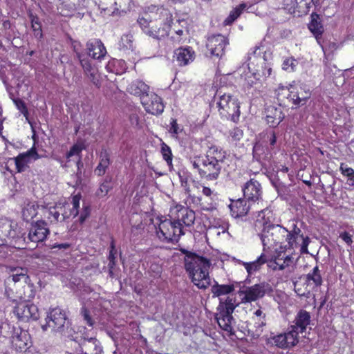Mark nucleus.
I'll list each match as a JSON object with an SVG mask.
<instances>
[{
  "instance_id": "3c124183",
  "label": "nucleus",
  "mask_w": 354,
  "mask_h": 354,
  "mask_svg": "<svg viewBox=\"0 0 354 354\" xmlns=\"http://www.w3.org/2000/svg\"><path fill=\"white\" fill-rule=\"evenodd\" d=\"M80 314L83 317L84 320L86 322V324L89 326H93L94 321L93 320V319L90 315L89 310L85 306H83L81 308Z\"/></svg>"
},
{
  "instance_id": "ddd939ff",
  "label": "nucleus",
  "mask_w": 354,
  "mask_h": 354,
  "mask_svg": "<svg viewBox=\"0 0 354 354\" xmlns=\"http://www.w3.org/2000/svg\"><path fill=\"white\" fill-rule=\"evenodd\" d=\"M141 104L145 111L151 114L158 115L162 113L164 105L161 98L153 92H149L141 97Z\"/></svg>"
},
{
  "instance_id": "ea45409f",
  "label": "nucleus",
  "mask_w": 354,
  "mask_h": 354,
  "mask_svg": "<svg viewBox=\"0 0 354 354\" xmlns=\"http://www.w3.org/2000/svg\"><path fill=\"white\" fill-rule=\"evenodd\" d=\"M111 178L106 177L104 182L101 183L100 187L96 191L97 196L101 198L105 196L110 189H112V186L111 185Z\"/></svg>"
},
{
  "instance_id": "79ce46f5",
  "label": "nucleus",
  "mask_w": 354,
  "mask_h": 354,
  "mask_svg": "<svg viewBox=\"0 0 354 354\" xmlns=\"http://www.w3.org/2000/svg\"><path fill=\"white\" fill-rule=\"evenodd\" d=\"M161 153L164 158V160L167 162L168 166L170 169L172 168V153L170 147L165 144V142H162L161 144Z\"/></svg>"
},
{
  "instance_id": "aec40b11",
  "label": "nucleus",
  "mask_w": 354,
  "mask_h": 354,
  "mask_svg": "<svg viewBox=\"0 0 354 354\" xmlns=\"http://www.w3.org/2000/svg\"><path fill=\"white\" fill-rule=\"evenodd\" d=\"M252 205V203H249L248 201L243 198L232 201L229 207L230 208L232 215L235 218H238L245 216L250 209H255Z\"/></svg>"
},
{
  "instance_id": "052dcab7",
  "label": "nucleus",
  "mask_w": 354,
  "mask_h": 354,
  "mask_svg": "<svg viewBox=\"0 0 354 354\" xmlns=\"http://www.w3.org/2000/svg\"><path fill=\"white\" fill-rule=\"evenodd\" d=\"M296 62L297 61L295 59H286L283 63V69L287 70L289 67H291V69L293 71L296 66Z\"/></svg>"
},
{
  "instance_id": "f8f14e48",
  "label": "nucleus",
  "mask_w": 354,
  "mask_h": 354,
  "mask_svg": "<svg viewBox=\"0 0 354 354\" xmlns=\"http://www.w3.org/2000/svg\"><path fill=\"white\" fill-rule=\"evenodd\" d=\"M319 0H285L284 4L289 11L297 17L306 15L313 6L319 3Z\"/></svg>"
},
{
  "instance_id": "20e7f679",
  "label": "nucleus",
  "mask_w": 354,
  "mask_h": 354,
  "mask_svg": "<svg viewBox=\"0 0 354 354\" xmlns=\"http://www.w3.org/2000/svg\"><path fill=\"white\" fill-rule=\"evenodd\" d=\"M224 156L218 148L213 146L209 149L204 157H202V168L200 169V176L208 180H216L221 171V164Z\"/></svg>"
},
{
  "instance_id": "338daca9",
  "label": "nucleus",
  "mask_w": 354,
  "mask_h": 354,
  "mask_svg": "<svg viewBox=\"0 0 354 354\" xmlns=\"http://www.w3.org/2000/svg\"><path fill=\"white\" fill-rule=\"evenodd\" d=\"M129 120L132 125L138 126L139 124V117L137 114H131L129 116Z\"/></svg>"
},
{
  "instance_id": "0eeeda50",
  "label": "nucleus",
  "mask_w": 354,
  "mask_h": 354,
  "mask_svg": "<svg viewBox=\"0 0 354 354\" xmlns=\"http://www.w3.org/2000/svg\"><path fill=\"white\" fill-rule=\"evenodd\" d=\"M287 234V229L280 225H266L263 229L261 230V232L258 233L260 237L263 246V250H266V248H270L272 246L276 245L279 243H281L282 241L285 239Z\"/></svg>"
},
{
  "instance_id": "680f3d73",
  "label": "nucleus",
  "mask_w": 354,
  "mask_h": 354,
  "mask_svg": "<svg viewBox=\"0 0 354 354\" xmlns=\"http://www.w3.org/2000/svg\"><path fill=\"white\" fill-rule=\"evenodd\" d=\"M268 142L272 149L275 147L277 143V135L274 131H272L268 135Z\"/></svg>"
},
{
  "instance_id": "f3484780",
  "label": "nucleus",
  "mask_w": 354,
  "mask_h": 354,
  "mask_svg": "<svg viewBox=\"0 0 354 354\" xmlns=\"http://www.w3.org/2000/svg\"><path fill=\"white\" fill-rule=\"evenodd\" d=\"M48 233L49 230L46 227V223L44 221H38L32 224L28 239L34 243L41 242L46 238Z\"/></svg>"
},
{
  "instance_id": "dca6fc26",
  "label": "nucleus",
  "mask_w": 354,
  "mask_h": 354,
  "mask_svg": "<svg viewBox=\"0 0 354 354\" xmlns=\"http://www.w3.org/2000/svg\"><path fill=\"white\" fill-rule=\"evenodd\" d=\"M227 39L221 35H212L208 37L206 46L212 56L221 58L224 55Z\"/></svg>"
},
{
  "instance_id": "4d7b16f0",
  "label": "nucleus",
  "mask_w": 354,
  "mask_h": 354,
  "mask_svg": "<svg viewBox=\"0 0 354 354\" xmlns=\"http://www.w3.org/2000/svg\"><path fill=\"white\" fill-rule=\"evenodd\" d=\"M89 80L96 86H100V82L99 80L97 78V70L95 69L94 71H92V72L88 73L85 74Z\"/></svg>"
},
{
  "instance_id": "2f4dec72",
  "label": "nucleus",
  "mask_w": 354,
  "mask_h": 354,
  "mask_svg": "<svg viewBox=\"0 0 354 354\" xmlns=\"http://www.w3.org/2000/svg\"><path fill=\"white\" fill-rule=\"evenodd\" d=\"M299 279H306L316 288L319 287L322 284V277L318 266H315L312 272L301 276Z\"/></svg>"
},
{
  "instance_id": "393cba45",
  "label": "nucleus",
  "mask_w": 354,
  "mask_h": 354,
  "mask_svg": "<svg viewBox=\"0 0 354 354\" xmlns=\"http://www.w3.org/2000/svg\"><path fill=\"white\" fill-rule=\"evenodd\" d=\"M175 56L179 65L185 66L194 61L195 53L191 47H181L175 50Z\"/></svg>"
},
{
  "instance_id": "1a4fd4ad",
  "label": "nucleus",
  "mask_w": 354,
  "mask_h": 354,
  "mask_svg": "<svg viewBox=\"0 0 354 354\" xmlns=\"http://www.w3.org/2000/svg\"><path fill=\"white\" fill-rule=\"evenodd\" d=\"M216 95L219 97L217 105L221 111V114L231 116L232 120L236 122L240 115L239 104L237 100L230 95L223 93L222 89L218 90Z\"/></svg>"
},
{
  "instance_id": "4be33fe9",
  "label": "nucleus",
  "mask_w": 354,
  "mask_h": 354,
  "mask_svg": "<svg viewBox=\"0 0 354 354\" xmlns=\"http://www.w3.org/2000/svg\"><path fill=\"white\" fill-rule=\"evenodd\" d=\"M86 49L88 55L95 59H101L106 53V48L100 39L88 41L86 43Z\"/></svg>"
},
{
  "instance_id": "7c9ffc66",
  "label": "nucleus",
  "mask_w": 354,
  "mask_h": 354,
  "mask_svg": "<svg viewBox=\"0 0 354 354\" xmlns=\"http://www.w3.org/2000/svg\"><path fill=\"white\" fill-rule=\"evenodd\" d=\"M195 218V212L188 207H182L178 210V219L186 226L192 225Z\"/></svg>"
},
{
  "instance_id": "b1692460",
  "label": "nucleus",
  "mask_w": 354,
  "mask_h": 354,
  "mask_svg": "<svg viewBox=\"0 0 354 354\" xmlns=\"http://www.w3.org/2000/svg\"><path fill=\"white\" fill-rule=\"evenodd\" d=\"M265 112L266 121L272 127H277L285 117L281 109L274 106H268Z\"/></svg>"
},
{
  "instance_id": "9b49d317",
  "label": "nucleus",
  "mask_w": 354,
  "mask_h": 354,
  "mask_svg": "<svg viewBox=\"0 0 354 354\" xmlns=\"http://www.w3.org/2000/svg\"><path fill=\"white\" fill-rule=\"evenodd\" d=\"M17 232V225H13L10 221L6 218L0 219V245L7 243L8 240L12 241L15 243L26 241L24 234H19Z\"/></svg>"
},
{
  "instance_id": "2eb2a0df",
  "label": "nucleus",
  "mask_w": 354,
  "mask_h": 354,
  "mask_svg": "<svg viewBox=\"0 0 354 354\" xmlns=\"http://www.w3.org/2000/svg\"><path fill=\"white\" fill-rule=\"evenodd\" d=\"M40 158L36 149L32 147L26 153L19 154L17 157L9 158L8 163L14 164L18 172H23L28 168V163L30 159L37 160Z\"/></svg>"
},
{
  "instance_id": "6e6552de",
  "label": "nucleus",
  "mask_w": 354,
  "mask_h": 354,
  "mask_svg": "<svg viewBox=\"0 0 354 354\" xmlns=\"http://www.w3.org/2000/svg\"><path fill=\"white\" fill-rule=\"evenodd\" d=\"M236 286L239 287L238 295L241 297L242 303H249L262 298L266 292L271 290L270 284L267 282H261L252 286H241V283H236Z\"/></svg>"
},
{
  "instance_id": "39448f33",
  "label": "nucleus",
  "mask_w": 354,
  "mask_h": 354,
  "mask_svg": "<svg viewBox=\"0 0 354 354\" xmlns=\"http://www.w3.org/2000/svg\"><path fill=\"white\" fill-rule=\"evenodd\" d=\"M46 323L41 326L43 330L50 328L53 332L57 333L67 337H73V329L70 320L68 319L64 310L59 308L51 309L46 318Z\"/></svg>"
},
{
  "instance_id": "37998d69",
  "label": "nucleus",
  "mask_w": 354,
  "mask_h": 354,
  "mask_svg": "<svg viewBox=\"0 0 354 354\" xmlns=\"http://www.w3.org/2000/svg\"><path fill=\"white\" fill-rule=\"evenodd\" d=\"M342 174L348 177L347 183L349 185H354V170L348 167L346 165L342 163L340 165Z\"/></svg>"
},
{
  "instance_id": "bf43d9fd",
  "label": "nucleus",
  "mask_w": 354,
  "mask_h": 354,
  "mask_svg": "<svg viewBox=\"0 0 354 354\" xmlns=\"http://www.w3.org/2000/svg\"><path fill=\"white\" fill-rule=\"evenodd\" d=\"M180 131V130L178 127L176 120L172 119V121L171 122V127L169 129V132L171 133L173 137L176 138Z\"/></svg>"
},
{
  "instance_id": "603ef678",
  "label": "nucleus",
  "mask_w": 354,
  "mask_h": 354,
  "mask_svg": "<svg viewBox=\"0 0 354 354\" xmlns=\"http://www.w3.org/2000/svg\"><path fill=\"white\" fill-rule=\"evenodd\" d=\"M71 41L73 50L74 53H75V56H76L77 59H81L82 57L85 55L84 54L81 53V47H82L81 44L79 41H77L76 40H73L72 39H71Z\"/></svg>"
},
{
  "instance_id": "e433bc0d",
  "label": "nucleus",
  "mask_w": 354,
  "mask_h": 354,
  "mask_svg": "<svg viewBox=\"0 0 354 354\" xmlns=\"http://www.w3.org/2000/svg\"><path fill=\"white\" fill-rule=\"evenodd\" d=\"M29 19L31 22V27L34 32V35L38 39H41L43 38V33L41 29V23L39 18L30 12L28 15Z\"/></svg>"
},
{
  "instance_id": "13d9d810",
  "label": "nucleus",
  "mask_w": 354,
  "mask_h": 354,
  "mask_svg": "<svg viewBox=\"0 0 354 354\" xmlns=\"http://www.w3.org/2000/svg\"><path fill=\"white\" fill-rule=\"evenodd\" d=\"M230 134L234 140L238 141V140H240L243 136V131L241 129H240L239 128L236 127V128H234L230 131Z\"/></svg>"
},
{
  "instance_id": "5fc2aeb1",
  "label": "nucleus",
  "mask_w": 354,
  "mask_h": 354,
  "mask_svg": "<svg viewBox=\"0 0 354 354\" xmlns=\"http://www.w3.org/2000/svg\"><path fill=\"white\" fill-rule=\"evenodd\" d=\"M202 156H196L193 158H189L190 163L193 166V167L196 169H197L198 174H200V169L202 168V162L201 158Z\"/></svg>"
},
{
  "instance_id": "f704fd0d",
  "label": "nucleus",
  "mask_w": 354,
  "mask_h": 354,
  "mask_svg": "<svg viewBox=\"0 0 354 354\" xmlns=\"http://www.w3.org/2000/svg\"><path fill=\"white\" fill-rule=\"evenodd\" d=\"M110 165L109 154L106 151H102L100 153V160L98 165L97 166L95 172L99 176L104 175L106 169Z\"/></svg>"
},
{
  "instance_id": "5701e85b",
  "label": "nucleus",
  "mask_w": 354,
  "mask_h": 354,
  "mask_svg": "<svg viewBox=\"0 0 354 354\" xmlns=\"http://www.w3.org/2000/svg\"><path fill=\"white\" fill-rule=\"evenodd\" d=\"M156 233L160 239L165 241L167 243H174L173 238L174 235H175V232H174V227L172 226V222L171 221L165 220L161 221Z\"/></svg>"
},
{
  "instance_id": "de8ad7c7",
  "label": "nucleus",
  "mask_w": 354,
  "mask_h": 354,
  "mask_svg": "<svg viewBox=\"0 0 354 354\" xmlns=\"http://www.w3.org/2000/svg\"><path fill=\"white\" fill-rule=\"evenodd\" d=\"M77 59L80 62L81 66L84 70V74L92 72V71H94L95 69L94 67L92 66L89 59L86 55L82 57L81 59Z\"/></svg>"
},
{
  "instance_id": "a19ab883",
  "label": "nucleus",
  "mask_w": 354,
  "mask_h": 354,
  "mask_svg": "<svg viewBox=\"0 0 354 354\" xmlns=\"http://www.w3.org/2000/svg\"><path fill=\"white\" fill-rule=\"evenodd\" d=\"M246 8L245 4L243 3L239 5L238 7L234 8L233 10L230 12V15L225 20V24L226 25L231 24L233 23L241 14L243 10Z\"/></svg>"
},
{
  "instance_id": "8fccbe9b",
  "label": "nucleus",
  "mask_w": 354,
  "mask_h": 354,
  "mask_svg": "<svg viewBox=\"0 0 354 354\" xmlns=\"http://www.w3.org/2000/svg\"><path fill=\"white\" fill-rule=\"evenodd\" d=\"M13 102L26 120H28V111L25 102L21 99H13Z\"/></svg>"
},
{
  "instance_id": "4c0bfd02",
  "label": "nucleus",
  "mask_w": 354,
  "mask_h": 354,
  "mask_svg": "<svg viewBox=\"0 0 354 354\" xmlns=\"http://www.w3.org/2000/svg\"><path fill=\"white\" fill-rule=\"evenodd\" d=\"M300 333L299 330L290 326L289 331L283 333L285 335L286 342H287V347L295 346L299 342L298 335Z\"/></svg>"
},
{
  "instance_id": "49530a36",
  "label": "nucleus",
  "mask_w": 354,
  "mask_h": 354,
  "mask_svg": "<svg viewBox=\"0 0 354 354\" xmlns=\"http://www.w3.org/2000/svg\"><path fill=\"white\" fill-rule=\"evenodd\" d=\"M286 337L283 334H279L274 336L272 338V343L274 344L276 346L281 348H286L287 347V342H286Z\"/></svg>"
},
{
  "instance_id": "cd10ccee",
  "label": "nucleus",
  "mask_w": 354,
  "mask_h": 354,
  "mask_svg": "<svg viewBox=\"0 0 354 354\" xmlns=\"http://www.w3.org/2000/svg\"><path fill=\"white\" fill-rule=\"evenodd\" d=\"M310 315L308 312L305 310H300L294 320V325H292L294 328L299 330L300 333H303L307 326L310 323Z\"/></svg>"
},
{
  "instance_id": "69168bd1",
  "label": "nucleus",
  "mask_w": 354,
  "mask_h": 354,
  "mask_svg": "<svg viewBox=\"0 0 354 354\" xmlns=\"http://www.w3.org/2000/svg\"><path fill=\"white\" fill-rule=\"evenodd\" d=\"M348 245H351L353 243L351 236L346 232L342 233L339 236Z\"/></svg>"
},
{
  "instance_id": "09e8293b",
  "label": "nucleus",
  "mask_w": 354,
  "mask_h": 354,
  "mask_svg": "<svg viewBox=\"0 0 354 354\" xmlns=\"http://www.w3.org/2000/svg\"><path fill=\"white\" fill-rule=\"evenodd\" d=\"M48 213L49 216H52L53 218V220H52L51 222H62L64 221L65 219L68 217L65 216L64 214L60 215L59 212L57 211L55 207L50 208ZM48 218H50V217L48 216Z\"/></svg>"
},
{
  "instance_id": "473e14b6",
  "label": "nucleus",
  "mask_w": 354,
  "mask_h": 354,
  "mask_svg": "<svg viewBox=\"0 0 354 354\" xmlns=\"http://www.w3.org/2000/svg\"><path fill=\"white\" fill-rule=\"evenodd\" d=\"M268 261V256L265 254H261L260 257L254 261L250 263H243V265L247 270L248 274H252L253 272L259 270L261 266Z\"/></svg>"
},
{
  "instance_id": "a878e982",
  "label": "nucleus",
  "mask_w": 354,
  "mask_h": 354,
  "mask_svg": "<svg viewBox=\"0 0 354 354\" xmlns=\"http://www.w3.org/2000/svg\"><path fill=\"white\" fill-rule=\"evenodd\" d=\"M293 283L294 290L297 295L300 297L309 298L311 295V291L315 288H317L306 279H299V281H295Z\"/></svg>"
},
{
  "instance_id": "f03ea898",
  "label": "nucleus",
  "mask_w": 354,
  "mask_h": 354,
  "mask_svg": "<svg viewBox=\"0 0 354 354\" xmlns=\"http://www.w3.org/2000/svg\"><path fill=\"white\" fill-rule=\"evenodd\" d=\"M183 253L185 254V268L188 272L192 281L198 288L206 289L210 286V278L209 269L211 266L210 261L196 253L183 250Z\"/></svg>"
},
{
  "instance_id": "c756f323",
  "label": "nucleus",
  "mask_w": 354,
  "mask_h": 354,
  "mask_svg": "<svg viewBox=\"0 0 354 354\" xmlns=\"http://www.w3.org/2000/svg\"><path fill=\"white\" fill-rule=\"evenodd\" d=\"M302 236L303 234H301V229L296 224H293L292 228L290 230H287V234L286 236V241L288 243L287 248L293 250L295 247H297V239Z\"/></svg>"
},
{
  "instance_id": "72a5a7b5",
  "label": "nucleus",
  "mask_w": 354,
  "mask_h": 354,
  "mask_svg": "<svg viewBox=\"0 0 354 354\" xmlns=\"http://www.w3.org/2000/svg\"><path fill=\"white\" fill-rule=\"evenodd\" d=\"M311 93L309 89L300 88L296 93L292 95V100L295 105H304L307 100L310 97Z\"/></svg>"
},
{
  "instance_id": "f257e3e1",
  "label": "nucleus",
  "mask_w": 354,
  "mask_h": 354,
  "mask_svg": "<svg viewBox=\"0 0 354 354\" xmlns=\"http://www.w3.org/2000/svg\"><path fill=\"white\" fill-rule=\"evenodd\" d=\"M12 271L14 273L5 280L6 297L13 301H17V299L30 301L35 297V290L27 274V270L14 268Z\"/></svg>"
},
{
  "instance_id": "c03bdc74",
  "label": "nucleus",
  "mask_w": 354,
  "mask_h": 354,
  "mask_svg": "<svg viewBox=\"0 0 354 354\" xmlns=\"http://www.w3.org/2000/svg\"><path fill=\"white\" fill-rule=\"evenodd\" d=\"M133 36L131 32L124 34L122 36L120 46L126 49L133 48Z\"/></svg>"
},
{
  "instance_id": "4468645a",
  "label": "nucleus",
  "mask_w": 354,
  "mask_h": 354,
  "mask_svg": "<svg viewBox=\"0 0 354 354\" xmlns=\"http://www.w3.org/2000/svg\"><path fill=\"white\" fill-rule=\"evenodd\" d=\"M28 301H21L15 308L14 313L21 321L37 320L39 315L37 306L28 304Z\"/></svg>"
},
{
  "instance_id": "0e129e2a",
  "label": "nucleus",
  "mask_w": 354,
  "mask_h": 354,
  "mask_svg": "<svg viewBox=\"0 0 354 354\" xmlns=\"http://www.w3.org/2000/svg\"><path fill=\"white\" fill-rule=\"evenodd\" d=\"M71 245L67 243H55L50 246L51 249H58V250H67L70 248Z\"/></svg>"
},
{
  "instance_id": "e2e57ef3",
  "label": "nucleus",
  "mask_w": 354,
  "mask_h": 354,
  "mask_svg": "<svg viewBox=\"0 0 354 354\" xmlns=\"http://www.w3.org/2000/svg\"><path fill=\"white\" fill-rule=\"evenodd\" d=\"M81 148L77 145H73L69 150V151L66 153V157L69 158L70 157L74 156L75 154H79L81 152Z\"/></svg>"
},
{
  "instance_id": "864d4df0",
  "label": "nucleus",
  "mask_w": 354,
  "mask_h": 354,
  "mask_svg": "<svg viewBox=\"0 0 354 354\" xmlns=\"http://www.w3.org/2000/svg\"><path fill=\"white\" fill-rule=\"evenodd\" d=\"M81 196L80 194H77L73 196L72 198V204H73V209L71 210V214L76 216L78 214V208L80 207V200Z\"/></svg>"
},
{
  "instance_id": "c85d7f7f",
  "label": "nucleus",
  "mask_w": 354,
  "mask_h": 354,
  "mask_svg": "<svg viewBox=\"0 0 354 354\" xmlns=\"http://www.w3.org/2000/svg\"><path fill=\"white\" fill-rule=\"evenodd\" d=\"M38 205L35 201L26 200L22 207V217L26 221L32 220L37 214Z\"/></svg>"
},
{
  "instance_id": "a211bd4d",
  "label": "nucleus",
  "mask_w": 354,
  "mask_h": 354,
  "mask_svg": "<svg viewBox=\"0 0 354 354\" xmlns=\"http://www.w3.org/2000/svg\"><path fill=\"white\" fill-rule=\"evenodd\" d=\"M30 335L27 330L17 328L12 336V346L17 351H26L28 348Z\"/></svg>"
},
{
  "instance_id": "6e6d98bb",
  "label": "nucleus",
  "mask_w": 354,
  "mask_h": 354,
  "mask_svg": "<svg viewBox=\"0 0 354 354\" xmlns=\"http://www.w3.org/2000/svg\"><path fill=\"white\" fill-rule=\"evenodd\" d=\"M91 214V207L88 205H85L80 213L79 217V221L80 223H83L87 218L89 217Z\"/></svg>"
},
{
  "instance_id": "58836bf2",
  "label": "nucleus",
  "mask_w": 354,
  "mask_h": 354,
  "mask_svg": "<svg viewBox=\"0 0 354 354\" xmlns=\"http://www.w3.org/2000/svg\"><path fill=\"white\" fill-rule=\"evenodd\" d=\"M97 339L93 337L84 341L83 346L86 351L83 354H100L101 348L97 345Z\"/></svg>"
},
{
  "instance_id": "7ed1b4c3",
  "label": "nucleus",
  "mask_w": 354,
  "mask_h": 354,
  "mask_svg": "<svg viewBox=\"0 0 354 354\" xmlns=\"http://www.w3.org/2000/svg\"><path fill=\"white\" fill-rule=\"evenodd\" d=\"M163 18L160 17L154 20L148 21L142 17L138 18V23L142 31L148 36L160 40L169 35L173 19L169 12L165 10L161 12Z\"/></svg>"
},
{
  "instance_id": "774afa93",
  "label": "nucleus",
  "mask_w": 354,
  "mask_h": 354,
  "mask_svg": "<svg viewBox=\"0 0 354 354\" xmlns=\"http://www.w3.org/2000/svg\"><path fill=\"white\" fill-rule=\"evenodd\" d=\"M291 35V31L288 29H284L281 30L280 36L281 38H288Z\"/></svg>"
},
{
  "instance_id": "a18cd8bd",
  "label": "nucleus",
  "mask_w": 354,
  "mask_h": 354,
  "mask_svg": "<svg viewBox=\"0 0 354 354\" xmlns=\"http://www.w3.org/2000/svg\"><path fill=\"white\" fill-rule=\"evenodd\" d=\"M172 226L174 227V232H175V235H174L173 241L178 242L180 236L184 234V232L182 229V223L180 220L178 219L172 222Z\"/></svg>"
},
{
  "instance_id": "bb28decb",
  "label": "nucleus",
  "mask_w": 354,
  "mask_h": 354,
  "mask_svg": "<svg viewBox=\"0 0 354 354\" xmlns=\"http://www.w3.org/2000/svg\"><path fill=\"white\" fill-rule=\"evenodd\" d=\"M127 91L133 95L141 97L149 92V87L144 82L136 80L132 81L127 88Z\"/></svg>"
},
{
  "instance_id": "412c9836",
  "label": "nucleus",
  "mask_w": 354,
  "mask_h": 354,
  "mask_svg": "<svg viewBox=\"0 0 354 354\" xmlns=\"http://www.w3.org/2000/svg\"><path fill=\"white\" fill-rule=\"evenodd\" d=\"M263 208L257 211V220L254 223V227L257 231L262 230L266 225H272L273 214L272 211L267 206L266 203Z\"/></svg>"
},
{
  "instance_id": "c9c22d12",
  "label": "nucleus",
  "mask_w": 354,
  "mask_h": 354,
  "mask_svg": "<svg viewBox=\"0 0 354 354\" xmlns=\"http://www.w3.org/2000/svg\"><path fill=\"white\" fill-rule=\"evenodd\" d=\"M235 286L230 285H219L217 282L212 286V292L214 297H219L221 295L230 294L234 290Z\"/></svg>"
},
{
  "instance_id": "9d476101",
  "label": "nucleus",
  "mask_w": 354,
  "mask_h": 354,
  "mask_svg": "<svg viewBox=\"0 0 354 354\" xmlns=\"http://www.w3.org/2000/svg\"><path fill=\"white\" fill-rule=\"evenodd\" d=\"M242 190L245 199L249 203H252L256 209L265 206V202L262 198V187L258 180L251 178L244 184Z\"/></svg>"
},
{
  "instance_id": "6ab92c4d",
  "label": "nucleus",
  "mask_w": 354,
  "mask_h": 354,
  "mask_svg": "<svg viewBox=\"0 0 354 354\" xmlns=\"http://www.w3.org/2000/svg\"><path fill=\"white\" fill-rule=\"evenodd\" d=\"M310 21L308 25V29L315 37L317 43L322 44L323 41L322 35L324 32L322 20L319 15L313 12L310 15Z\"/></svg>"
},
{
  "instance_id": "423d86ee",
  "label": "nucleus",
  "mask_w": 354,
  "mask_h": 354,
  "mask_svg": "<svg viewBox=\"0 0 354 354\" xmlns=\"http://www.w3.org/2000/svg\"><path fill=\"white\" fill-rule=\"evenodd\" d=\"M238 306L236 304L234 297L228 296L225 300L220 299L219 305L217 308V313L215 315L219 326L224 330L230 332L232 330V324L234 321L232 315L235 308Z\"/></svg>"
}]
</instances>
